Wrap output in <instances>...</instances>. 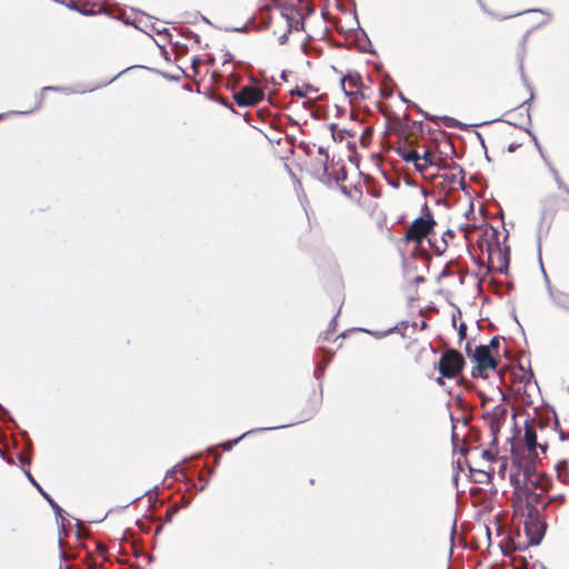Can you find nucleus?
Listing matches in <instances>:
<instances>
[{"label":"nucleus","instance_id":"obj_24","mask_svg":"<svg viewBox=\"0 0 569 569\" xmlns=\"http://www.w3.org/2000/svg\"><path fill=\"white\" fill-rule=\"evenodd\" d=\"M405 323H406V322H405V321H402L401 323H398V325H396V326H393V327H391V328H389V329H387V330H385V331L370 330V329H366V328H359L358 330H359V331H362V332H366V333H368V335H370V336L375 337L376 339H382V338H385V337H386V336H388V335H391V333H393V332H397V331H398V327H399V325H405Z\"/></svg>","mask_w":569,"mask_h":569},{"label":"nucleus","instance_id":"obj_40","mask_svg":"<svg viewBox=\"0 0 569 569\" xmlns=\"http://www.w3.org/2000/svg\"><path fill=\"white\" fill-rule=\"evenodd\" d=\"M63 4H64L66 7H68L69 9L74 10V11H78V12H80V13L84 14V16L90 14L89 12L83 11V10H81L80 8H78V6H77V3H76V1H74V0H66V3H63Z\"/></svg>","mask_w":569,"mask_h":569},{"label":"nucleus","instance_id":"obj_11","mask_svg":"<svg viewBox=\"0 0 569 569\" xmlns=\"http://www.w3.org/2000/svg\"><path fill=\"white\" fill-rule=\"evenodd\" d=\"M289 426H292V423L277 426V427H267V428L251 429V430H248V431L243 432L241 436H239L236 439H230V440H226V441L221 442L219 445V447H221L223 451H230L239 441H241L243 438H246L249 435H253V433H258V432H263V431H268V430L286 428V427H289Z\"/></svg>","mask_w":569,"mask_h":569},{"label":"nucleus","instance_id":"obj_31","mask_svg":"<svg viewBox=\"0 0 569 569\" xmlns=\"http://www.w3.org/2000/svg\"><path fill=\"white\" fill-rule=\"evenodd\" d=\"M471 376L473 378L487 379L488 378V370H487L486 366L476 365L472 368Z\"/></svg>","mask_w":569,"mask_h":569},{"label":"nucleus","instance_id":"obj_7","mask_svg":"<svg viewBox=\"0 0 569 569\" xmlns=\"http://www.w3.org/2000/svg\"><path fill=\"white\" fill-rule=\"evenodd\" d=\"M545 24H547V21H542V22H540L537 27H535V28H532V29H530V30H528V31L526 32V34H525V36H523V38H522V53H521V54H520V57H519V71H520V76H521V79H522V81H523L525 86H526V87H527V89L530 91V97H529L527 100H525V101H523V102H522L518 108L527 107V108H526V113H527L526 118H527V122H528V123H530V122H531V117H530V111H529V110H530V103H531V101H532V100H533V98H535V90H533L532 86L529 83V81H528V79H527V77H526V74H525V70H523L525 43L527 42V40H528V38H529L530 33H531L535 29L540 28V27H542V26H545Z\"/></svg>","mask_w":569,"mask_h":569},{"label":"nucleus","instance_id":"obj_46","mask_svg":"<svg viewBox=\"0 0 569 569\" xmlns=\"http://www.w3.org/2000/svg\"><path fill=\"white\" fill-rule=\"evenodd\" d=\"M458 336L459 340H463L467 337V325L465 322H461L458 327Z\"/></svg>","mask_w":569,"mask_h":569},{"label":"nucleus","instance_id":"obj_23","mask_svg":"<svg viewBox=\"0 0 569 569\" xmlns=\"http://www.w3.org/2000/svg\"><path fill=\"white\" fill-rule=\"evenodd\" d=\"M486 421L488 422V426H489V429H490V435L492 437L491 446L492 447H497L498 443H499L498 436H499V432H500V429H501L503 422L497 421L495 419L486 420Z\"/></svg>","mask_w":569,"mask_h":569},{"label":"nucleus","instance_id":"obj_38","mask_svg":"<svg viewBox=\"0 0 569 569\" xmlns=\"http://www.w3.org/2000/svg\"><path fill=\"white\" fill-rule=\"evenodd\" d=\"M526 131H527V132L532 137V139H533V141H535V144H536V147H537V149H538V151H539V153H540V156H541L542 160H543L545 162H546V160H549V159L547 158V156L545 154V152H543V150H542V148H541V146H540V143H539V141H538V139H537L536 134H535L533 132H531L529 129H526Z\"/></svg>","mask_w":569,"mask_h":569},{"label":"nucleus","instance_id":"obj_51","mask_svg":"<svg viewBox=\"0 0 569 569\" xmlns=\"http://www.w3.org/2000/svg\"><path fill=\"white\" fill-rule=\"evenodd\" d=\"M326 370L322 367L316 366L313 376L317 380H321L325 376Z\"/></svg>","mask_w":569,"mask_h":569},{"label":"nucleus","instance_id":"obj_60","mask_svg":"<svg viewBox=\"0 0 569 569\" xmlns=\"http://www.w3.org/2000/svg\"><path fill=\"white\" fill-rule=\"evenodd\" d=\"M232 58H233V56L228 50H226L223 64H227V63L231 62Z\"/></svg>","mask_w":569,"mask_h":569},{"label":"nucleus","instance_id":"obj_19","mask_svg":"<svg viewBox=\"0 0 569 569\" xmlns=\"http://www.w3.org/2000/svg\"><path fill=\"white\" fill-rule=\"evenodd\" d=\"M508 415V409L503 405H497L492 410L482 415L485 420L495 419L497 421L505 422Z\"/></svg>","mask_w":569,"mask_h":569},{"label":"nucleus","instance_id":"obj_64","mask_svg":"<svg viewBox=\"0 0 569 569\" xmlns=\"http://www.w3.org/2000/svg\"><path fill=\"white\" fill-rule=\"evenodd\" d=\"M559 439H560L561 441L568 440V439H569V432H565V431H562V430H561V431L559 432Z\"/></svg>","mask_w":569,"mask_h":569},{"label":"nucleus","instance_id":"obj_39","mask_svg":"<svg viewBox=\"0 0 569 569\" xmlns=\"http://www.w3.org/2000/svg\"><path fill=\"white\" fill-rule=\"evenodd\" d=\"M346 134H349L350 137L353 136L346 129L333 131V140L341 142L345 139Z\"/></svg>","mask_w":569,"mask_h":569},{"label":"nucleus","instance_id":"obj_34","mask_svg":"<svg viewBox=\"0 0 569 569\" xmlns=\"http://www.w3.org/2000/svg\"><path fill=\"white\" fill-rule=\"evenodd\" d=\"M321 352L323 353V359L321 362H319L317 366L322 367L325 370L328 366V363L332 360L333 353L325 348L321 349Z\"/></svg>","mask_w":569,"mask_h":569},{"label":"nucleus","instance_id":"obj_44","mask_svg":"<svg viewBox=\"0 0 569 569\" xmlns=\"http://www.w3.org/2000/svg\"><path fill=\"white\" fill-rule=\"evenodd\" d=\"M565 501L563 495H557L550 498V500L543 505L542 510H546L551 502L562 503Z\"/></svg>","mask_w":569,"mask_h":569},{"label":"nucleus","instance_id":"obj_21","mask_svg":"<svg viewBox=\"0 0 569 569\" xmlns=\"http://www.w3.org/2000/svg\"><path fill=\"white\" fill-rule=\"evenodd\" d=\"M439 169H450V170H457L458 171V174L461 176V179L459 181V184L461 187V189H465V179H463V174H465V170L462 169V167L453 161L451 162H448L446 160H439L438 162H436V164Z\"/></svg>","mask_w":569,"mask_h":569},{"label":"nucleus","instance_id":"obj_58","mask_svg":"<svg viewBox=\"0 0 569 569\" xmlns=\"http://www.w3.org/2000/svg\"><path fill=\"white\" fill-rule=\"evenodd\" d=\"M191 500H192V497H186V496H183V497L181 498V502L179 503V505H180V509H181V508H186V507H188V506L190 505Z\"/></svg>","mask_w":569,"mask_h":569},{"label":"nucleus","instance_id":"obj_59","mask_svg":"<svg viewBox=\"0 0 569 569\" xmlns=\"http://www.w3.org/2000/svg\"><path fill=\"white\" fill-rule=\"evenodd\" d=\"M133 67H129V68H126L123 69L122 71L118 72L111 80H109L108 82L104 83L106 84H109L111 83L112 81H114L116 79H118L119 77H121L123 73H126L128 70L132 69Z\"/></svg>","mask_w":569,"mask_h":569},{"label":"nucleus","instance_id":"obj_49","mask_svg":"<svg viewBox=\"0 0 569 569\" xmlns=\"http://www.w3.org/2000/svg\"><path fill=\"white\" fill-rule=\"evenodd\" d=\"M545 163L548 167V169L555 180H557V178H560L558 170L551 164V162L549 160H546Z\"/></svg>","mask_w":569,"mask_h":569},{"label":"nucleus","instance_id":"obj_29","mask_svg":"<svg viewBox=\"0 0 569 569\" xmlns=\"http://www.w3.org/2000/svg\"><path fill=\"white\" fill-rule=\"evenodd\" d=\"M516 471L510 473L509 476V481H510V485L513 487L515 490H522L523 491V486H521L520 483V479H519V476H520V470L518 469V467H516Z\"/></svg>","mask_w":569,"mask_h":569},{"label":"nucleus","instance_id":"obj_57","mask_svg":"<svg viewBox=\"0 0 569 569\" xmlns=\"http://www.w3.org/2000/svg\"><path fill=\"white\" fill-rule=\"evenodd\" d=\"M532 379H533V372H532V370H529L528 372H525L523 378H522V382L527 385Z\"/></svg>","mask_w":569,"mask_h":569},{"label":"nucleus","instance_id":"obj_32","mask_svg":"<svg viewBox=\"0 0 569 569\" xmlns=\"http://www.w3.org/2000/svg\"><path fill=\"white\" fill-rule=\"evenodd\" d=\"M330 178H331V183L332 182L339 183L341 181H345L347 179V171H346L345 166H341L337 173H335V174L330 173Z\"/></svg>","mask_w":569,"mask_h":569},{"label":"nucleus","instance_id":"obj_35","mask_svg":"<svg viewBox=\"0 0 569 569\" xmlns=\"http://www.w3.org/2000/svg\"><path fill=\"white\" fill-rule=\"evenodd\" d=\"M336 327H337V315L329 322L328 330L326 331L322 339L327 340V341L330 340V336L336 332Z\"/></svg>","mask_w":569,"mask_h":569},{"label":"nucleus","instance_id":"obj_22","mask_svg":"<svg viewBox=\"0 0 569 569\" xmlns=\"http://www.w3.org/2000/svg\"><path fill=\"white\" fill-rule=\"evenodd\" d=\"M537 479H531V481H528V488H541L542 490H548L550 488V478H548L545 475L538 473Z\"/></svg>","mask_w":569,"mask_h":569},{"label":"nucleus","instance_id":"obj_28","mask_svg":"<svg viewBox=\"0 0 569 569\" xmlns=\"http://www.w3.org/2000/svg\"><path fill=\"white\" fill-rule=\"evenodd\" d=\"M399 97H400V99H401L403 102H406V103H408V104H410V106L415 107V108H416L420 113H422V114L425 116V118H426L427 120H430V121H435V122H437L438 117H436V116H432V114H429V113L425 112V111H423L419 106H417L416 103H413V102H411L410 100H408V99L403 96V93H402V92H399Z\"/></svg>","mask_w":569,"mask_h":569},{"label":"nucleus","instance_id":"obj_10","mask_svg":"<svg viewBox=\"0 0 569 569\" xmlns=\"http://www.w3.org/2000/svg\"><path fill=\"white\" fill-rule=\"evenodd\" d=\"M44 91H54V92H64V93H73L74 91L71 90L69 87H60V86H47L41 89L39 93L36 94V106L31 110L27 111H11L9 114H18V116H27L32 113L34 110H38L43 102L44 99Z\"/></svg>","mask_w":569,"mask_h":569},{"label":"nucleus","instance_id":"obj_8","mask_svg":"<svg viewBox=\"0 0 569 569\" xmlns=\"http://www.w3.org/2000/svg\"><path fill=\"white\" fill-rule=\"evenodd\" d=\"M538 254H539L540 268H541V271H542V274H543V279H545V282H546V286H547V290H548L549 297L551 298V300L553 301V303L558 308H561V309H563V310L569 312V293H563V292L553 293L551 284H550V281H549L548 276H547V272H546V270L543 268L542 259H541V238H540V234H538Z\"/></svg>","mask_w":569,"mask_h":569},{"label":"nucleus","instance_id":"obj_9","mask_svg":"<svg viewBox=\"0 0 569 569\" xmlns=\"http://www.w3.org/2000/svg\"><path fill=\"white\" fill-rule=\"evenodd\" d=\"M318 153L320 156H323L325 159L315 161V164L317 166L316 176H317L318 180L320 182H322L323 184L331 186V178H330V172H329V167H328V161H329L328 150L325 147L320 146L318 148Z\"/></svg>","mask_w":569,"mask_h":569},{"label":"nucleus","instance_id":"obj_1","mask_svg":"<svg viewBox=\"0 0 569 569\" xmlns=\"http://www.w3.org/2000/svg\"><path fill=\"white\" fill-rule=\"evenodd\" d=\"M437 224L427 202L422 206V214L417 217L405 232V241L422 244L423 239L433 233Z\"/></svg>","mask_w":569,"mask_h":569},{"label":"nucleus","instance_id":"obj_45","mask_svg":"<svg viewBox=\"0 0 569 569\" xmlns=\"http://www.w3.org/2000/svg\"><path fill=\"white\" fill-rule=\"evenodd\" d=\"M181 71V74H169V73H162V76L170 80V81H179L181 79L182 76L184 77H188L187 73L184 72V70L180 69Z\"/></svg>","mask_w":569,"mask_h":569},{"label":"nucleus","instance_id":"obj_15","mask_svg":"<svg viewBox=\"0 0 569 569\" xmlns=\"http://www.w3.org/2000/svg\"><path fill=\"white\" fill-rule=\"evenodd\" d=\"M523 492L527 497V502H526L527 512H530L533 510L539 511L537 508V505H539L541 502L542 495L535 492L532 490V488H528V485H523Z\"/></svg>","mask_w":569,"mask_h":569},{"label":"nucleus","instance_id":"obj_48","mask_svg":"<svg viewBox=\"0 0 569 569\" xmlns=\"http://www.w3.org/2000/svg\"><path fill=\"white\" fill-rule=\"evenodd\" d=\"M0 418L6 420H10L11 422H14L12 417L10 416L9 411L0 403Z\"/></svg>","mask_w":569,"mask_h":569},{"label":"nucleus","instance_id":"obj_17","mask_svg":"<svg viewBox=\"0 0 569 569\" xmlns=\"http://www.w3.org/2000/svg\"><path fill=\"white\" fill-rule=\"evenodd\" d=\"M512 463L515 467H518L520 472L523 475V485H528V481H531V479H533V477H536L539 473L536 469V466L532 462L522 463L520 460H513Z\"/></svg>","mask_w":569,"mask_h":569},{"label":"nucleus","instance_id":"obj_50","mask_svg":"<svg viewBox=\"0 0 569 569\" xmlns=\"http://www.w3.org/2000/svg\"><path fill=\"white\" fill-rule=\"evenodd\" d=\"M545 163L548 167V169L555 180H557V178H560L558 170L551 164V162L549 160H546Z\"/></svg>","mask_w":569,"mask_h":569},{"label":"nucleus","instance_id":"obj_36","mask_svg":"<svg viewBox=\"0 0 569 569\" xmlns=\"http://www.w3.org/2000/svg\"><path fill=\"white\" fill-rule=\"evenodd\" d=\"M500 346V337L495 336L490 339L488 345H485V347L488 348V351L491 353V351H498Z\"/></svg>","mask_w":569,"mask_h":569},{"label":"nucleus","instance_id":"obj_5","mask_svg":"<svg viewBox=\"0 0 569 569\" xmlns=\"http://www.w3.org/2000/svg\"><path fill=\"white\" fill-rule=\"evenodd\" d=\"M27 479L37 488L39 493L47 500V502L52 508L54 516L57 518L58 527H59V533L67 532L66 525L68 523L67 519L64 518L63 513L64 510L54 501V499L37 482V480L33 478L31 472L29 470H23Z\"/></svg>","mask_w":569,"mask_h":569},{"label":"nucleus","instance_id":"obj_56","mask_svg":"<svg viewBox=\"0 0 569 569\" xmlns=\"http://www.w3.org/2000/svg\"><path fill=\"white\" fill-rule=\"evenodd\" d=\"M177 471H178V466H173L171 469H169V470L167 471V473H166V477H164V480H163V481H166V480H167V479H169V478L174 477V476H176V473H177Z\"/></svg>","mask_w":569,"mask_h":569},{"label":"nucleus","instance_id":"obj_26","mask_svg":"<svg viewBox=\"0 0 569 569\" xmlns=\"http://www.w3.org/2000/svg\"><path fill=\"white\" fill-rule=\"evenodd\" d=\"M396 151L406 162L413 163L416 160H420V154L416 150H406L402 147H398Z\"/></svg>","mask_w":569,"mask_h":569},{"label":"nucleus","instance_id":"obj_27","mask_svg":"<svg viewBox=\"0 0 569 569\" xmlns=\"http://www.w3.org/2000/svg\"><path fill=\"white\" fill-rule=\"evenodd\" d=\"M441 120L445 123V126L448 127V128L467 129L469 127V126H466L462 122H460L457 119H455L452 117H449V116H443L441 118Z\"/></svg>","mask_w":569,"mask_h":569},{"label":"nucleus","instance_id":"obj_62","mask_svg":"<svg viewBox=\"0 0 569 569\" xmlns=\"http://www.w3.org/2000/svg\"><path fill=\"white\" fill-rule=\"evenodd\" d=\"M313 12H315L313 7H312L311 4H307V6H306V14H303L305 19H306L307 17H309L310 14H312Z\"/></svg>","mask_w":569,"mask_h":569},{"label":"nucleus","instance_id":"obj_33","mask_svg":"<svg viewBox=\"0 0 569 569\" xmlns=\"http://www.w3.org/2000/svg\"><path fill=\"white\" fill-rule=\"evenodd\" d=\"M180 510V505L178 503H173L172 506H170L167 511H166V515H164V521L166 522H171L174 515Z\"/></svg>","mask_w":569,"mask_h":569},{"label":"nucleus","instance_id":"obj_63","mask_svg":"<svg viewBox=\"0 0 569 569\" xmlns=\"http://www.w3.org/2000/svg\"><path fill=\"white\" fill-rule=\"evenodd\" d=\"M519 147H520V144H519V143H515V142H512V143H510V144L508 146L507 151H508V152H515Z\"/></svg>","mask_w":569,"mask_h":569},{"label":"nucleus","instance_id":"obj_30","mask_svg":"<svg viewBox=\"0 0 569 569\" xmlns=\"http://www.w3.org/2000/svg\"><path fill=\"white\" fill-rule=\"evenodd\" d=\"M490 237H491V241H490V242H488V248H487V251H488V253H489V257L491 256V252H492V248H491V247H492V242H493V244H495L497 248H499V246H500V244H499V237H500V232H499V230H498V229H496V228H493V227H491V236H490Z\"/></svg>","mask_w":569,"mask_h":569},{"label":"nucleus","instance_id":"obj_54","mask_svg":"<svg viewBox=\"0 0 569 569\" xmlns=\"http://www.w3.org/2000/svg\"><path fill=\"white\" fill-rule=\"evenodd\" d=\"M413 166H415V169L418 172H423L427 169V167H429L426 162L425 163H420V160H416L413 162Z\"/></svg>","mask_w":569,"mask_h":569},{"label":"nucleus","instance_id":"obj_61","mask_svg":"<svg viewBox=\"0 0 569 569\" xmlns=\"http://www.w3.org/2000/svg\"><path fill=\"white\" fill-rule=\"evenodd\" d=\"M289 30L287 32H284L282 36H280L279 38V43L280 44H284L287 41H288V37H289Z\"/></svg>","mask_w":569,"mask_h":569},{"label":"nucleus","instance_id":"obj_12","mask_svg":"<svg viewBox=\"0 0 569 569\" xmlns=\"http://www.w3.org/2000/svg\"><path fill=\"white\" fill-rule=\"evenodd\" d=\"M346 82H348L350 87H353L357 90H360L363 87L361 76L358 72H348L340 79L341 89L347 97H351L355 93L346 89Z\"/></svg>","mask_w":569,"mask_h":569},{"label":"nucleus","instance_id":"obj_37","mask_svg":"<svg viewBox=\"0 0 569 569\" xmlns=\"http://www.w3.org/2000/svg\"><path fill=\"white\" fill-rule=\"evenodd\" d=\"M526 131H527V132L532 137V139H533V141H535V144H536V147H537V149H538V151H539V153H540V156H541L542 160H543L545 162H546V160H549V159L547 158V156L545 154V152H543V150H542V148H541V146H540V143H539V141H538V139H537L536 134H535L533 132H531L529 129H526Z\"/></svg>","mask_w":569,"mask_h":569},{"label":"nucleus","instance_id":"obj_6","mask_svg":"<svg viewBox=\"0 0 569 569\" xmlns=\"http://www.w3.org/2000/svg\"><path fill=\"white\" fill-rule=\"evenodd\" d=\"M233 99L241 108L253 107L264 99V91L263 89L244 86L233 93Z\"/></svg>","mask_w":569,"mask_h":569},{"label":"nucleus","instance_id":"obj_20","mask_svg":"<svg viewBox=\"0 0 569 569\" xmlns=\"http://www.w3.org/2000/svg\"><path fill=\"white\" fill-rule=\"evenodd\" d=\"M395 83L389 73L381 76L380 94L383 98H390L393 93Z\"/></svg>","mask_w":569,"mask_h":569},{"label":"nucleus","instance_id":"obj_3","mask_svg":"<svg viewBox=\"0 0 569 569\" xmlns=\"http://www.w3.org/2000/svg\"><path fill=\"white\" fill-rule=\"evenodd\" d=\"M547 530V523L543 520L540 511L527 512L525 521V532L530 546H538L541 543Z\"/></svg>","mask_w":569,"mask_h":569},{"label":"nucleus","instance_id":"obj_2","mask_svg":"<svg viewBox=\"0 0 569 569\" xmlns=\"http://www.w3.org/2000/svg\"><path fill=\"white\" fill-rule=\"evenodd\" d=\"M466 360L462 353L456 349L443 352L438 362V370L447 379L456 378L465 368Z\"/></svg>","mask_w":569,"mask_h":569},{"label":"nucleus","instance_id":"obj_4","mask_svg":"<svg viewBox=\"0 0 569 569\" xmlns=\"http://www.w3.org/2000/svg\"><path fill=\"white\" fill-rule=\"evenodd\" d=\"M277 7L280 10L281 17H283L288 23L289 32L305 29V17L301 8H298L288 0L280 1Z\"/></svg>","mask_w":569,"mask_h":569},{"label":"nucleus","instance_id":"obj_13","mask_svg":"<svg viewBox=\"0 0 569 569\" xmlns=\"http://www.w3.org/2000/svg\"><path fill=\"white\" fill-rule=\"evenodd\" d=\"M355 18H357V13L355 12ZM357 22V31L360 33V38L358 39L359 44L358 48L361 52H366L369 54H377V51L372 48L371 41L367 34V32L360 27V23L358 19H356Z\"/></svg>","mask_w":569,"mask_h":569},{"label":"nucleus","instance_id":"obj_25","mask_svg":"<svg viewBox=\"0 0 569 569\" xmlns=\"http://www.w3.org/2000/svg\"><path fill=\"white\" fill-rule=\"evenodd\" d=\"M510 264V248L505 247L502 251H500V266L497 268V271L500 273H507Z\"/></svg>","mask_w":569,"mask_h":569},{"label":"nucleus","instance_id":"obj_52","mask_svg":"<svg viewBox=\"0 0 569 569\" xmlns=\"http://www.w3.org/2000/svg\"><path fill=\"white\" fill-rule=\"evenodd\" d=\"M558 188L563 190L568 196H569V187L562 181L561 178H557V180H555Z\"/></svg>","mask_w":569,"mask_h":569},{"label":"nucleus","instance_id":"obj_18","mask_svg":"<svg viewBox=\"0 0 569 569\" xmlns=\"http://www.w3.org/2000/svg\"><path fill=\"white\" fill-rule=\"evenodd\" d=\"M491 353L485 345H479L473 349L472 355H469V359L476 365L486 366Z\"/></svg>","mask_w":569,"mask_h":569},{"label":"nucleus","instance_id":"obj_41","mask_svg":"<svg viewBox=\"0 0 569 569\" xmlns=\"http://www.w3.org/2000/svg\"><path fill=\"white\" fill-rule=\"evenodd\" d=\"M420 160H423L428 166L436 164L429 150H426L422 154H420Z\"/></svg>","mask_w":569,"mask_h":569},{"label":"nucleus","instance_id":"obj_55","mask_svg":"<svg viewBox=\"0 0 569 569\" xmlns=\"http://www.w3.org/2000/svg\"><path fill=\"white\" fill-rule=\"evenodd\" d=\"M290 93H291L292 96H297V97H299V98H305V97H306V92H305L301 88H299V87H296L295 89H292V90L290 91Z\"/></svg>","mask_w":569,"mask_h":569},{"label":"nucleus","instance_id":"obj_53","mask_svg":"<svg viewBox=\"0 0 569 569\" xmlns=\"http://www.w3.org/2000/svg\"><path fill=\"white\" fill-rule=\"evenodd\" d=\"M482 458L487 459L488 461H495L496 456L491 450L486 449L482 451Z\"/></svg>","mask_w":569,"mask_h":569},{"label":"nucleus","instance_id":"obj_47","mask_svg":"<svg viewBox=\"0 0 569 569\" xmlns=\"http://www.w3.org/2000/svg\"><path fill=\"white\" fill-rule=\"evenodd\" d=\"M224 30L232 31V32L247 33L249 31V27H248V24H243L241 27L226 28Z\"/></svg>","mask_w":569,"mask_h":569},{"label":"nucleus","instance_id":"obj_14","mask_svg":"<svg viewBox=\"0 0 569 569\" xmlns=\"http://www.w3.org/2000/svg\"><path fill=\"white\" fill-rule=\"evenodd\" d=\"M526 446L530 453L535 452V457L538 458L536 449L538 448L537 442V432L532 426H530L529 420L525 422V436H523Z\"/></svg>","mask_w":569,"mask_h":569},{"label":"nucleus","instance_id":"obj_16","mask_svg":"<svg viewBox=\"0 0 569 569\" xmlns=\"http://www.w3.org/2000/svg\"><path fill=\"white\" fill-rule=\"evenodd\" d=\"M453 237H455V232L451 229H448L442 234L440 241H437V240L432 241L431 239H429L428 241H429V244H430L431 249L433 250L435 254L441 256L448 248L447 238H453Z\"/></svg>","mask_w":569,"mask_h":569},{"label":"nucleus","instance_id":"obj_42","mask_svg":"<svg viewBox=\"0 0 569 569\" xmlns=\"http://www.w3.org/2000/svg\"><path fill=\"white\" fill-rule=\"evenodd\" d=\"M499 366V360H497L492 355L490 356L488 362L486 363V368L497 371Z\"/></svg>","mask_w":569,"mask_h":569},{"label":"nucleus","instance_id":"obj_43","mask_svg":"<svg viewBox=\"0 0 569 569\" xmlns=\"http://www.w3.org/2000/svg\"><path fill=\"white\" fill-rule=\"evenodd\" d=\"M447 183L449 184H455L457 181H458V178H457V174L456 173H443L440 176Z\"/></svg>","mask_w":569,"mask_h":569}]
</instances>
